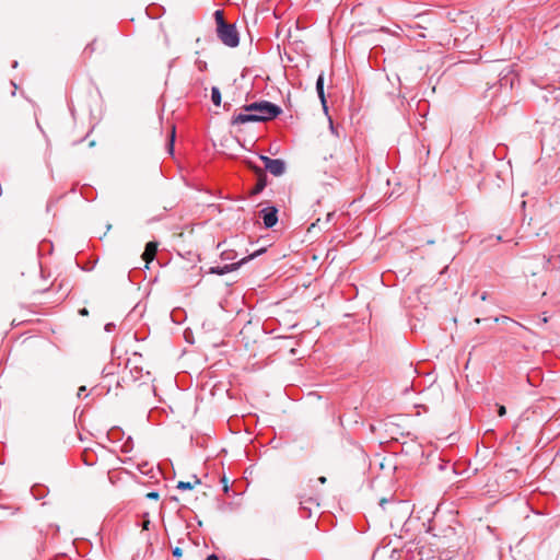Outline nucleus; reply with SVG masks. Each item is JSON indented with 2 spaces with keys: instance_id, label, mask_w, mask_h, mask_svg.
<instances>
[{
  "instance_id": "1",
  "label": "nucleus",
  "mask_w": 560,
  "mask_h": 560,
  "mask_svg": "<svg viewBox=\"0 0 560 560\" xmlns=\"http://www.w3.org/2000/svg\"><path fill=\"white\" fill-rule=\"evenodd\" d=\"M243 108L245 112H254L255 115L261 117L259 118L260 122L272 120L282 113L280 106L268 101L254 102L245 105Z\"/></svg>"
},
{
  "instance_id": "2",
  "label": "nucleus",
  "mask_w": 560,
  "mask_h": 560,
  "mask_svg": "<svg viewBox=\"0 0 560 560\" xmlns=\"http://www.w3.org/2000/svg\"><path fill=\"white\" fill-rule=\"evenodd\" d=\"M217 33L220 40L229 47H236L240 43L237 30L233 24L220 23V28H217Z\"/></svg>"
},
{
  "instance_id": "3",
  "label": "nucleus",
  "mask_w": 560,
  "mask_h": 560,
  "mask_svg": "<svg viewBox=\"0 0 560 560\" xmlns=\"http://www.w3.org/2000/svg\"><path fill=\"white\" fill-rule=\"evenodd\" d=\"M264 250L265 249H259V250L255 252L254 254H252V255H249L247 257H244L238 262L228 264V265H224V266L211 267L209 272L210 273H214V275H219V276L232 272V271L238 269L245 262H247V261L254 259L255 257H257L258 255H260Z\"/></svg>"
},
{
  "instance_id": "4",
  "label": "nucleus",
  "mask_w": 560,
  "mask_h": 560,
  "mask_svg": "<svg viewBox=\"0 0 560 560\" xmlns=\"http://www.w3.org/2000/svg\"><path fill=\"white\" fill-rule=\"evenodd\" d=\"M259 159L264 162L265 170L273 176H281L285 172V163L280 159H271L266 155H260Z\"/></svg>"
},
{
  "instance_id": "5",
  "label": "nucleus",
  "mask_w": 560,
  "mask_h": 560,
  "mask_svg": "<svg viewBox=\"0 0 560 560\" xmlns=\"http://www.w3.org/2000/svg\"><path fill=\"white\" fill-rule=\"evenodd\" d=\"M260 217L267 229L275 226L278 222V209L276 207H267L260 210Z\"/></svg>"
},
{
  "instance_id": "6",
  "label": "nucleus",
  "mask_w": 560,
  "mask_h": 560,
  "mask_svg": "<svg viewBox=\"0 0 560 560\" xmlns=\"http://www.w3.org/2000/svg\"><path fill=\"white\" fill-rule=\"evenodd\" d=\"M259 118L260 117H258V115H255L254 112L240 113V114L233 115V117L231 119V125L236 126V125H244L247 122H260Z\"/></svg>"
},
{
  "instance_id": "7",
  "label": "nucleus",
  "mask_w": 560,
  "mask_h": 560,
  "mask_svg": "<svg viewBox=\"0 0 560 560\" xmlns=\"http://www.w3.org/2000/svg\"><path fill=\"white\" fill-rule=\"evenodd\" d=\"M250 167L254 170V172L257 175V183L254 186V188L252 189V194L253 195H258L267 186V175H266L265 171L261 167H259V166L250 165Z\"/></svg>"
},
{
  "instance_id": "8",
  "label": "nucleus",
  "mask_w": 560,
  "mask_h": 560,
  "mask_svg": "<svg viewBox=\"0 0 560 560\" xmlns=\"http://www.w3.org/2000/svg\"><path fill=\"white\" fill-rule=\"evenodd\" d=\"M158 252V243L149 242L145 245L144 252L142 254V259L147 262V266L155 258Z\"/></svg>"
},
{
  "instance_id": "9",
  "label": "nucleus",
  "mask_w": 560,
  "mask_h": 560,
  "mask_svg": "<svg viewBox=\"0 0 560 560\" xmlns=\"http://www.w3.org/2000/svg\"><path fill=\"white\" fill-rule=\"evenodd\" d=\"M316 92L325 110H327L326 97L324 92V73H320L316 80Z\"/></svg>"
},
{
  "instance_id": "10",
  "label": "nucleus",
  "mask_w": 560,
  "mask_h": 560,
  "mask_svg": "<svg viewBox=\"0 0 560 560\" xmlns=\"http://www.w3.org/2000/svg\"><path fill=\"white\" fill-rule=\"evenodd\" d=\"M194 481H178L176 488L179 490H191L195 486L200 485V479L197 476H192Z\"/></svg>"
},
{
  "instance_id": "11",
  "label": "nucleus",
  "mask_w": 560,
  "mask_h": 560,
  "mask_svg": "<svg viewBox=\"0 0 560 560\" xmlns=\"http://www.w3.org/2000/svg\"><path fill=\"white\" fill-rule=\"evenodd\" d=\"M211 101L215 106H220L221 104V92L218 86H212L211 89Z\"/></svg>"
},
{
  "instance_id": "12",
  "label": "nucleus",
  "mask_w": 560,
  "mask_h": 560,
  "mask_svg": "<svg viewBox=\"0 0 560 560\" xmlns=\"http://www.w3.org/2000/svg\"><path fill=\"white\" fill-rule=\"evenodd\" d=\"M300 505L302 510L311 512V505H318V503H316L315 500L312 498H308L306 500H303L301 498Z\"/></svg>"
},
{
  "instance_id": "13",
  "label": "nucleus",
  "mask_w": 560,
  "mask_h": 560,
  "mask_svg": "<svg viewBox=\"0 0 560 560\" xmlns=\"http://www.w3.org/2000/svg\"><path fill=\"white\" fill-rule=\"evenodd\" d=\"M174 141H175V126H172V130H171V135H170V140H168V143H167V149H168L170 154H173Z\"/></svg>"
},
{
  "instance_id": "14",
  "label": "nucleus",
  "mask_w": 560,
  "mask_h": 560,
  "mask_svg": "<svg viewBox=\"0 0 560 560\" xmlns=\"http://www.w3.org/2000/svg\"><path fill=\"white\" fill-rule=\"evenodd\" d=\"M195 65L197 67V69L201 72L206 71L208 66H207V62L205 60H201V59H197L195 61Z\"/></svg>"
},
{
  "instance_id": "15",
  "label": "nucleus",
  "mask_w": 560,
  "mask_h": 560,
  "mask_svg": "<svg viewBox=\"0 0 560 560\" xmlns=\"http://www.w3.org/2000/svg\"><path fill=\"white\" fill-rule=\"evenodd\" d=\"M215 21H217V28H220V23L225 22L223 18V12L221 10H217L214 12Z\"/></svg>"
},
{
  "instance_id": "16",
  "label": "nucleus",
  "mask_w": 560,
  "mask_h": 560,
  "mask_svg": "<svg viewBox=\"0 0 560 560\" xmlns=\"http://www.w3.org/2000/svg\"><path fill=\"white\" fill-rule=\"evenodd\" d=\"M500 320H501V322H503V323L512 322L514 325L520 326V324H518V323L513 322V320H512V319H510L508 316H502V317H500V318H499V317H497V318H495V322H500Z\"/></svg>"
},
{
  "instance_id": "17",
  "label": "nucleus",
  "mask_w": 560,
  "mask_h": 560,
  "mask_svg": "<svg viewBox=\"0 0 560 560\" xmlns=\"http://www.w3.org/2000/svg\"><path fill=\"white\" fill-rule=\"evenodd\" d=\"M329 129H330V131H331V133H332V135H335L337 138L339 137V133H338V131H337V128L334 126V124H332V120H331V119H329Z\"/></svg>"
},
{
  "instance_id": "18",
  "label": "nucleus",
  "mask_w": 560,
  "mask_h": 560,
  "mask_svg": "<svg viewBox=\"0 0 560 560\" xmlns=\"http://www.w3.org/2000/svg\"><path fill=\"white\" fill-rule=\"evenodd\" d=\"M145 497L150 500H158L159 499V493L155 492V491H152V492H149L145 494Z\"/></svg>"
},
{
  "instance_id": "19",
  "label": "nucleus",
  "mask_w": 560,
  "mask_h": 560,
  "mask_svg": "<svg viewBox=\"0 0 560 560\" xmlns=\"http://www.w3.org/2000/svg\"><path fill=\"white\" fill-rule=\"evenodd\" d=\"M115 327H116V326H115V324H114V323H107V324L105 325V327H104V328H105V330H106L107 332H110V331H113V330L115 329Z\"/></svg>"
},
{
  "instance_id": "20",
  "label": "nucleus",
  "mask_w": 560,
  "mask_h": 560,
  "mask_svg": "<svg viewBox=\"0 0 560 560\" xmlns=\"http://www.w3.org/2000/svg\"><path fill=\"white\" fill-rule=\"evenodd\" d=\"M85 392H86V387H85V386H81V387H79V389H78L77 396H78L79 398H81L83 395H85Z\"/></svg>"
},
{
  "instance_id": "21",
  "label": "nucleus",
  "mask_w": 560,
  "mask_h": 560,
  "mask_svg": "<svg viewBox=\"0 0 560 560\" xmlns=\"http://www.w3.org/2000/svg\"><path fill=\"white\" fill-rule=\"evenodd\" d=\"M498 413L500 417H503L505 413H506V409L504 406H499L498 407Z\"/></svg>"
},
{
  "instance_id": "22",
  "label": "nucleus",
  "mask_w": 560,
  "mask_h": 560,
  "mask_svg": "<svg viewBox=\"0 0 560 560\" xmlns=\"http://www.w3.org/2000/svg\"><path fill=\"white\" fill-rule=\"evenodd\" d=\"M174 557H180L182 556V549L179 547H176L172 551Z\"/></svg>"
},
{
  "instance_id": "23",
  "label": "nucleus",
  "mask_w": 560,
  "mask_h": 560,
  "mask_svg": "<svg viewBox=\"0 0 560 560\" xmlns=\"http://www.w3.org/2000/svg\"><path fill=\"white\" fill-rule=\"evenodd\" d=\"M206 560H219L218 556L212 553V555H209Z\"/></svg>"
},
{
  "instance_id": "24",
  "label": "nucleus",
  "mask_w": 560,
  "mask_h": 560,
  "mask_svg": "<svg viewBox=\"0 0 560 560\" xmlns=\"http://www.w3.org/2000/svg\"><path fill=\"white\" fill-rule=\"evenodd\" d=\"M389 501L387 499H381L380 501V505L384 509L385 508V504L388 503Z\"/></svg>"
},
{
  "instance_id": "25",
  "label": "nucleus",
  "mask_w": 560,
  "mask_h": 560,
  "mask_svg": "<svg viewBox=\"0 0 560 560\" xmlns=\"http://www.w3.org/2000/svg\"><path fill=\"white\" fill-rule=\"evenodd\" d=\"M79 314H80V315H82V316H85V315H88V314H89V312H88V310H86V308H81V310L79 311Z\"/></svg>"
},
{
  "instance_id": "26",
  "label": "nucleus",
  "mask_w": 560,
  "mask_h": 560,
  "mask_svg": "<svg viewBox=\"0 0 560 560\" xmlns=\"http://www.w3.org/2000/svg\"><path fill=\"white\" fill-rule=\"evenodd\" d=\"M222 482L224 483V486H223V490H224L225 492H228L229 487H228L226 479H225V478H223V479H222Z\"/></svg>"
},
{
  "instance_id": "27",
  "label": "nucleus",
  "mask_w": 560,
  "mask_h": 560,
  "mask_svg": "<svg viewBox=\"0 0 560 560\" xmlns=\"http://www.w3.org/2000/svg\"><path fill=\"white\" fill-rule=\"evenodd\" d=\"M318 481H319L320 483H325V482H326V477H324V476L319 477V478H318Z\"/></svg>"
},
{
  "instance_id": "28",
  "label": "nucleus",
  "mask_w": 560,
  "mask_h": 560,
  "mask_svg": "<svg viewBox=\"0 0 560 560\" xmlns=\"http://www.w3.org/2000/svg\"><path fill=\"white\" fill-rule=\"evenodd\" d=\"M335 178H337V179L341 180V179H342V175H341V174H339V173H336Z\"/></svg>"
},
{
  "instance_id": "29",
  "label": "nucleus",
  "mask_w": 560,
  "mask_h": 560,
  "mask_svg": "<svg viewBox=\"0 0 560 560\" xmlns=\"http://www.w3.org/2000/svg\"><path fill=\"white\" fill-rule=\"evenodd\" d=\"M222 257H223L224 259H230V258H231V257H230V255H228V253H222Z\"/></svg>"
},
{
  "instance_id": "30",
  "label": "nucleus",
  "mask_w": 560,
  "mask_h": 560,
  "mask_svg": "<svg viewBox=\"0 0 560 560\" xmlns=\"http://www.w3.org/2000/svg\"><path fill=\"white\" fill-rule=\"evenodd\" d=\"M88 49L93 50L92 44H90V45H88V46H86L85 50H88Z\"/></svg>"
},
{
  "instance_id": "31",
  "label": "nucleus",
  "mask_w": 560,
  "mask_h": 560,
  "mask_svg": "<svg viewBox=\"0 0 560 560\" xmlns=\"http://www.w3.org/2000/svg\"><path fill=\"white\" fill-rule=\"evenodd\" d=\"M332 156H334V155H332V153H330V154H329V159H332ZM324 159H325V160H327V159H328V156H325Z\"/></svg>"
},
{
  "instance_id": "32",
  "label": "nucleus",
  "mask_w": 560,
  "mask_h": 560,
  "mask_svg": "<svg viewBox=\"0 0 560 560\" xmlns=\"http://www.w3.org/2000/svg\"><path fill=\"white\" fill-rule=\"evenodd\" d=\"M486 298H487V296H486V293H482V295H481V300H486Z\"/></svg>"
},
{
  "instance_id": "33",
  "label": "nucleus",
  "mask_w": 560,
  "mask_h": 560,
  "mask_svg": "<svg viewBox=\"0 0 560 560\" xmlns=\"http://www.w3.org/2000/svg\"><path fill=\"white\" fill-rule=\"evenodd\" d=\"M18 66V61H14L12 67L15 68Z\"/></svg>"
}]
</instances>
